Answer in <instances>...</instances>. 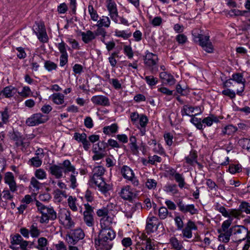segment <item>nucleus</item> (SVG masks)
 Returning <instances> with one entry per match:
<instances>
[{
	"instance_id": "nucleus-1",
	"label": "nucleus",
	"mask_w": 250,
	"mask_h": 250,
	"mask_svg": "<svg viewBox=\"0 0 250 250\" xmlns=\"http://www.w3.org/2000/svg\"><path fill=\"white\" fill-rule=\"evenodd\" d=\"M115 236V232L111 229H101L98 238L95 239L97 250H110L113 246L112 241Z\"/></svg>"
},
{
	"instance_id": "nucleus-2",
	"label": "nucleus",
	"mask_w": 250,
	"mask_h": 250,
	"mask_svg": "<svg viewBox=\"0 0 250 250\" xmlns=\"http://www.w3.org/2000/svg\"><path fill=\"white\" fill-rule=\"evenodd\" d=\"M105 172L104 168L102 166L96 167L93 168L92 181L97 185L103 192L109 190L110 187L104 181L102 176Z\"/></svg>"
},
{
	"instance_id": "nucleus-3",
	"label": "nucleus",
	"mask_w": 250,
	"mask_h": 250,
	"mask_svg": "<svg viewBox=\"0 0 250 250\" xmlns=\"http://www.w3.org/2000/svg\"><path fill=\"white\" fill-rule=\"evenodd\" d=\"M36 205L42 215L40 219L41 223H47L49 220H55L57 219V213L52 207H46L39 201H36Z\"/></svg>"
},
{
	"instance_id": "nucleus-4",
	"label": "nucleus",
	"mask_w": 250,
	"mask_h": 250,
	"mask_svg": "<svg viewBox=\"0 0 250 250\" xmlns=\"http://www.w3.org/2000/svg\"><path fill=\"white\" fill-rule=\"evenodd\" d=\"M72 164L69 160H65L62 163L58 165H53L49 167V172L51 174L54 176L57 179H60L63 177V173L65 175L70 171V167Z\"/></svg>"
},
{
	"instance_id": "nucleus-5",
	"label": "nucleus",
	"mask_w": 250,
	"mask_h": 250,
	"mask_svg": "<svg viewBox=\"0 0 250 250\" xmlns=\"http://www.w3.org/2000/svg\"><path fill=\"white\" fill-rule=\"evenodd\" d=\"M230 229L231 236L234 239V241L240 243L246 239L248 229L244 226L235 225Z\"/></svg>"
},
{
	"instance_id": "nucleus-6",
	"label": "nucleus",
	"mask_w": 250,
	"mask_h": 250,
	"mask_svg": "<svg viewBox=\"0 0 250 250\" xmlns=\"http://www.w3.org/2000/svg\"><path fill=\"white\" fill-rule=\"evenodd\" d=\"M85 234L80 228L71 229L66 235V240L68 245H76L81 240L84 238Z\"/></svg>"
},
{
	"instance_id": "nucleus-7",
	"label": "nucleus",
	"mask_w": 250,
	"mask_h": 250,
	"mask_svg": "<svg viewBox=\"0 0 250 250\" xmlns=\"http://www.w3.org/2000/svg\"><path fill=\"white\" fill-rule=\"evenodd\" d=\"M58 219L65 229H70L74 227L75 223L72 219L70 211L67 209H60L58 213Z\"/></svg>"
},
{
	"instance_id": "nucleus-8",
	"label": "nucleus",
	"mask_w": 250,
	"mask_h": 250,
	"mask_svg": "<svg viewBox=\"0 0 250 250\" xmlns=\"http://www.w3.org/2000/svg\"><path fill=\"white\" fill-rule=\"evenodd\" d=\"M159 59L158 56L152 53L146 51L144 57V64L148 67L151 72H156L158 70V62Z\"/></svg>"
},
{
	"instance_id": "nucleus-9",
	"label": "nucleus",
	"mask_w": 250,
	"mask_h": 250,
	"mask_svg": "<svg viewBox=\"0 0 250 250\" xmlns=\"http://www.w3.org/2000/svg\"><path fill=\"white\" fill-rule=\"evenodd\" d=\"M107 147V144L104 141H100L92 146V152L94 155L92 159L94 161L102 159L105 156V149Z\"/></svg>"
},
{
	"instance_id": "nucleus-10",
	"label": "nucleus",
	"mask_w": 250,
	"mask_h": 250,
	"mask_svg": "<svg viewBox=\"0 0 250 250\" xmlns=\"http://www.w3.org/2000/svg\"><path fill=\"white\" fill-rule=\"evenodd\" d=\"M194 40L195 42H199V44L207 52L209 53L213 52V47L209 41V36L199 34L197 36L194 37Z\"/></svg>"
},
{
	"instance_id": "nucleus-11",
	"label": "nucleus",
	"mask_w": 250,
	"mask_h": 250,
	"mask_svg": "<svg viewBox=\"0 0 250 250\" xmlns=\"http://www.w3.org/2000/svg\"><path fill=\"white\" fill-rule=\"evenodd\" d=\"M48 120L47 115H44L40 113L33 114L31 117L27 118L26 124L30 126L38 125L40 124L46 122Z\"/></svg>"
},
{
	"instance_id": "nucleus-12",
	"label": "nucleus",
	"mask_w": 250,
	"mask_h": 250,
	"mask_svg": "<svg viewBox=\"0 0 250 250\" xmlns=\"http://www.w3.org/2000/svg\"><path fill=\"white\" fill-rule=\"evenodd\" d=\"M231 80H232V81L235 83H237L239 84L240 88L236 89V93L238 95L242 96L243 92L245 90V83L246 82L243 74L240 73L233 74L231 76Z\"/></svg>"
},
{
	"instance_id": "nucleus-13",
	"label": "nucleus",
	"mask_w": 250,
	"mask_h": 250,
	"mask_svg": "<svg viewBox=\"0 0 250 250\" xmlns=\"http://www.w3.org/2000/svg\"><path fill=\"white\" fill-rule=\"evenodd\" d=\"M85 210L83 212V221L87 226L91 227L94 226L93 208L89 204H84Z\"/></svg>"
},
{
	"instance_id": "nucleus-14",
	"label": "nucleus",
	"mask_w": 250,
	"mask_h": 250,
	"mask_svg": "<svg viewBox=\"0 0 250 250\" xmlns=\"http://www.w3.org/2000/svg\"><path fill=\"white\" fill-rule=\"evenodd\" d=\"M177 205L179 211L183 213H189L190 215H194L198 213V210L195 208L194 205H185L181 199H179L177 201Z\"/></svg>"
},
{
	"instance_id": "nucleus-15",
	"label": "nucleus",
	"mask_w": 250,
	"mask_h": 250,
	"mask_svg": "<svg viewBox=\"0 0 250 250\" xmlns=\"http://www.w3.org/2000/svg\"><path fill=\"white\" fill-rule=\"evenodd\" d=\"M122 174L124 178L131 182L134 187L139 185V181L134 176L133 170L126 166H124L121 170Z\"/></svg>"
},
{
	"instance_id": "nucleus-16",
	"label": "nucleus",
	"mask_w": 250,
	"mask_h": 250,
	"mask_svg": "<svg viewBox=\"0 0 250 250\" xmlns=\"http://www.w3.org/2000/svg\"><path fill=\"white\" fill-rule=\"evenodd\" d=\"M34 31L40 41L43 42L47 41V34L44 26L42 23H37L35 28H34Z\"/></svg>"
},
{
	"instance_id": "nucleus-17",
	"label": "nucleus",
	"mask_w": 250,
	"mask_h": 250,
	"mask_svg": "<svg viewBox=\"0 0 250 250\" xmlns=\"http://www.w3.org/2000/svg\"><path fill=\"white\" fill-rule=\"evenodd\" d=\"M4 183L8 185L9 188L11 189L12 192H16L17 191L18 186L13 173L11 172H6L4 177Z\"/></svg>"
},
{
	"instance_id": "nucleus-18",
	"label": "nucleus",
	"mask_w": 250,
	"mask_h": 250,
	"mask_svg": "<svg viewBox=\"0 0 250 250\" xmlns=\"http://www.w3.org/2000/svg\"><path fill=\"white\" fill-rule=\"evenodd\" d=\"M197 227L194 222L191 220H189L187 223L185 228H183L182 237L186 239H190L192 237V230H196Z\"/></svg>"
},
{
	"instance_id": "nucleus-19",
	"label": "nucleus",
	"mask_w": 250,
	"mask_h": 250,
	"mask_svg": "<svg viewBox=\"0 0 250 250\" xmlns=\"http://www.w3.org/2000/svg\"><path fill=\"white\" fill-rule=\"evenodd\" d=\"M107 8L112 20L115 23H118V12L115 2L114 1L108 2Z\"/></svg>"
},
{
	"instance_id": "nucleus-20",
	"label": "nucleus",
	"mask_w": 250,
	"mask_h": 250,
	"mask_svg": "<svg viewBox=\"0 0 250 250\" xmlns=\"http://www.w3.org/2000/svg\"><path fill=\"white\" fill-rule=\"evenodd\" d=\"M11 245H20L21 249H24L29 244V241L24 240L22 237L19 234L13 236L11 238Z\"/></svg>"
},
{
	"instance_id": "nucleus-21",
	"label": "nucleus",
	"mask_w": 250,
	"mask_h": 250,
	"mask_svg": "<svg viewBox=\"0 0 250 250\" xmlns=\"http://www.w3.org/2000/svg\"><path fill=\"white\" fill-rule=\"evenodd\" d=\"M91 102L95 104L101 106H109L110 102L109 99L104 95H96L91 99Z\"/></svg>"
},
{
	"instance_id": "nucleus-22",
	"label": "nucleus",
	"mask_w": 250,
	"mask_h": 250,
	"mask_svg": "<svg viewBox=\"0 0 250 250\" xmlns=\"http://www.w3.org/2000/svg\"><path fill=\"white\" fill-rule=\"evenodd\" d=\"M120 195L123 199L129 201H131L135 196L131 190L130 187L129 186L123 187L120 192Z\"/></svg>"
},
{
	"instance_id": "nucleus-23",
	"label": "nucleus",
	"mask_w": 250,
	"mask_h": 250,
	"mask_svg": "<svg viewBox=\"0 0 250 250\" xmlns=\"http://www.w3.org/2000/svg\"><path fill=\"white\" fill-rule=\"evenodd\" d=\"M70 169L71 170L68 171V173L71 172V175L69 178V181L71 183L70 187L74 189L77 186L76 177L78 175V172L76 171L75 167L72 164L71 165Z\"/></svg>"
},
{
	"instance_id": "nucleus-24",
	"label": "nucleus",
	"mask_w": 250,
	"mask_h": 250,
	"mask_svg": "<svg viewBox=\"0 0 250 250\" xmlns=\"http://www.w3.org/2000/svg\"><path fill=\"white\" fill-rule=\"evenodd\" d=\"M113 216L111 213L100 220V225L102 229H111L110 225L113 222Z\"/></svg>"
},
{
	"instance_id": "nucleus-25",
	"label": "nucleus",
	"mask_w": 250,
	"mask_h": 250,
	"mask_svg": "<svg viewBox=\"0 0 250 250\" xmlns=\"http://www.w3.org/2000/svg\"><path fill=\"white\" fill-rule=\"evenodd\" d=\"M160 78L163 80V83L169 85H173L175 83V80L173 76L166 72H162L160 73Z\"/></svg>"
},
{
	"instance_id": "nucleus-26",
	"label": "nucleus",
	"mask_w": 250,
	"mask_h": 250,
	"mask_svg": "<svg viewBox=\"0 0 250 250\" xmlns=\"http://www.w3.org/2000/svg\"><path fill=\"white\" fill-rule=\"evenodd\" d=\"M48 244L47 239L45 237H41L38 239L37 245L35 246V248L38 250H49Z\"/></svg>"
},
{
	"instance_id": "nucleus-27",
	"label": "nucleus",
	"mask_w": 250,
	"mask_h": 250,
	"mask_svg": "<svg viewBox=\"0 0 250 250\" xmlns=\"http://www.w3.org/2000/svg\"><path fill=\"white\" fill-rule=\"evenodd\" d=\"M82 40L85 43H88L95 38V34L90 30L81 33Z\"/></svg>"
},
{
	"instance_id": "nucleus-28",
	"label": "nucleus",
	"mask_w": 250,
	"mask_h": 250,
	"mask_svg": "<svg viewBox=\"0 0 250 250\" xmlns=\"http://www.w3.org/2000/svg\"><path fill=\"white\" fill-rule=\"evenodd\" d=\"M219 235L218 236V239L220 241L223 243H228L230 240V237L231 236L230 232V229H229V231H223L221 230H218Z\"/></svg>"
},
{
	"instance_id": "nucleus-29",
	"label": "nucleus",
	"mask_w": 250,
	"mask_h": 250,
	"mask_svg": "<svg viewBox=\"0 0 250 250\" xmlns=\"http://www.w3.org/2000/svg\"><path fill=\"white\" fill-rule=\"evenodd\" d=\"M64 95L60 93H54L50 97L52 101L56 104H63L64 102Z\"/></svg>"
},
{
	"instance_id": "nucleus-30",
	"label": "nucleus",
	"mask_w": 250,
	"mask_h": 250,
	"mask_svg": "<svg viewBox=\"0 0 250 250\" xmlns=\"http://www.w3.org/2000/svg\"><path fill=\"white\" fill-rule=\"evenodd\" d=\"M97 26L98 27H109L110 24V20L107 16H102L99 20H97Z\"/></svg>"
},
{
	"instance_id": "nucleus-31",
	"label": "nucleus",
	"mask_w": 250,
	"mask_h": 250,
	"mask_svg": "<svg viewBox=\"0 0 250 250\" xmlns=\"http://www.w3.org/2000/svg\"><path fill=\"white\" fill-rule=\"evenodd\" d=\"M157 220V218L154 216L147 218V223L146 227V230L147 233H149L153 231V228L155 225V224L153 223V222L156 221Z\"/></svg>"
},
{
	"instance_id": "nucleus-32",
	"label": "nucleus",
	"mask_w": 250,
	"mask_h": 250,
	"mask_svg": "<svg viewBox=\"0 0 250 250\" xmlns=\"http://www.w3.org/2000/svg\"><path fill=\"white\" fill-rule=\"evenodd\" d=\"M170 244L176 250H182L183 249V242L178 240L176 237H173L170 239Z\"/></svg>"
},
{
	"instance_id": "nucleus-33",
	"label": "nucleus",
	"mask_w": 250,
	"mask_h": 250,
	"mask_svg": "<svg viewBox=\"0 0 250 250\" xmlns=\"http://www.w3.org/2000/svg\"><path fill=\"white\" fill-rule=\"evenodd\" d=\"M17 89L12 86H8L4 88L1 91L3 95L7 98L11 97L15 94L17 92Z\"/></svg>"
},
{
	"instance_id": "nucleus-34",
	"label": "nucleus",
	"mask_w": 250,
	"mask_h": 250,
	"mask_svg": "<svg viewBox=\"0 0 250 250\" xmlns=\"http://www.w3.org/2000/svg\"><path fill=\"white\" fill-rule=\"evenodd\" d=\"M229 218H235L239 219L241 217H244V215L242 214L241 211L238 209H230L229 210Z\"/></svg>"
},
{
	"instance_id": "nucleus-35",
	"label": "nucleus",
	"mask_w": 250,
	"mask_h": 250,
	"mask_svg": "<svg viewBox=\"0 0 250 250\" xmlns=\"http://www.w3.org/2000/svg\"><path fill=\"white\" fill-rule=\"evenodd\" d=\"M118 126L117 124H113L110 125L104 126L103 128V132L106 135L115 133L118 130Z\"/></svg>"
},
{
	"instance_id": "nucleus-36",
	"label": "nucleus",
	"mask_w": 250,
	"mask_h": 250,
	"mask_svg": "<svg viewBox=\"0 0 250 250\" xmlns=\"http://www.w3.org/2000/svg\"><path fill=\"white\" fill-rule=\"evenodd\" d=\"M219 120L217 117L213 115H210L206 118H205L202 121L203 124L206 125L207 126H211L213 123H217Z\"/></svg>"
},
{
	"instance_id": "nucleus-37",
	"label": "nucleus",
	"mask_w": 250,
	"mask_h": 250,
	"mask_svg": "<svg viewBox=\"0 0 250 250\" xmlns=\"http://www.w3.org/2000/svg\"><path fill=\"white\" fill-rule=\"evenodd\" d=\"M115 35L118 37L123 38L124 39H127L131 37V32L129 30H115Z\"/></svg>"
},
{
	"instance_id": "nucleus-38",
	"label": "nucleus",
	"mask_w": 250,
	"mask_h": 250,
	"mask_svg": "<svg viewBox=\"0 0 250 250\" xmlns=\"http://www.w3.org/2000/svg\"><path fill=\"white\" fill-rule=\"evenodd\" d=\"M237 130V127L232 125L226 126L222 130L224 135H232Z\"/></svg>"
},
{
	"instance_id": "nucleus-39",
	"label": "nucleus",
	"mask_w": 250,
	"mask_h": 250,
	"mask_svg": "<svg viewBox=\"0 0 250 250\" xmlns=\"http://www.w3.org/2000/svg\"><path fill=\"white\" fill-rule=\"evenodd\" d=\"M164 190L167 193L174 195L178 193V189L176 184H167L164 187Z\"/></svg>"
},
{
	"instance_id": "nucleus-40",
	"label": "nucleus",
	"mask_w": 250,
	"mask_h": 250,
	"mask_svg": "<svg viewBox=\"0 0 250 250\" xmlns=\"http://www.w3.org/2000/svg\"><path fill=\"white\" fill-rule=\"evenodd\" d=\"M242 213L245 212L250 215V204L246 201H242L239 206Z\"/></svg>"
},
{
	"instance_id": "nucleus-41",
	"label": "nucleus",
	"mask_w": 250,
	"mask_h": 250,
	"mask_svg": "<svg viewBox=\"0 0 250 250\" xmlns=\"http://www.w3.org/2000/svg\"><path fill=\"white\" fill-rule=\"evenodd\" d=\"M143 247L140 250H156L154 245L152 244L150 238L146 239L145 243H143Z\"/></svg>"
},
{
	"instance_id": "nucleus-42",
	"label": "nucleus",
	"mask_w": 250,
	"mask_h": 250,
	"mask_svg": "<svg viewBox=\"0 0 250 250\" xmlns=\"http://www.w3.org/2000/svg\"><path fill=\"white\" fill-rule=\"evenodd\" d=\"M28 163L30 166L38 167L42 165V161L39 156H36L30 159Z\"/></svg>"
},
{
	"instance_id": "nucleus-43",
	"label": "nucleus",
	"mask_w": 250,
	"mask_h": 250,
	"mask_svg": "<svg viewBox=\"0 0 250 250\" xmlns=\"http://www.w3.org/2000/svg\"><path fill=\"white\" fill-rule=\"evenodd\" d=\"M197 154L195 151H191L189 155L185 158L186 162L190 165H192L194 163H197Z\"/></svg>"
},
{
	"instance_id": "nucleus-44",
	"label": "nucleus",
	"mask_w": 250,
	"mask_h": 250,
	"mask_svg": "<svg viewBox=\"0 0 250 250\" xmlns=\"http://www.w3.org/2000/svg\"><path fill=\"white\" fill-rule=\"evenodd\" d=\"M29 232L32 237H38L40 234V230L38 229L37 224H32L29 229Z\"/></svg>"
},
{
	"instance_id": "nucleus-45",
	"label": "nucleus",
	"mask_w": 250,
	"mask_h": 250,
	"mask_svg": "<svg viewBox=\"0 0 250 250\" xmlns=\"http://www.w3.org/2000/svg\"><path fill=\"white\" fill-rule=\"evenodd\" d=\"M174 178L176 182L178 183V186L180 188H182L185 186L186 185L185 178L182 174L179 173L175 174Z\"/></svg>"
},
{
	"instance_id": "nucleus-46",
	"label": "nucleus",
	"mask_w": 250,
	"mask_h": 250,
	"mask_svg": "<svg viewBox=\"0 0 250 250\" xmlns=\"http://www.w3.org/2000/svg\"><path fill=\"white\" fill-rule=\"evenodd\" d=\"M238 143L243 149H245L250 152V139H241L239 140Z\"/></svg>"
},
{
	"instance_id": "nucleus-47",
	"label": "nucleus",
	"mask_w": 250,
	"mask_h": 250,
	"mask_svg": "<svg viewBox=\"0 0 250 250\" xmlns=\"http://www.w3.org/2000/svg\"><path fill=\"white\" fill-rule=\"evenodd\" d=\"M194 109L195 108L192 106L184 105L181 110L182 115L190 116V114L194 112Z\"/></svg>"
},
{
	"instance_id": "nucleus-48",
	"label": "nucleus",
	"mask_w": 250,
	"mask_h": 250,
	"mask_svg": "<svg viewBox=\"0 0 250 250\" xmlns=\"http://www.w3.org/2000/svg\"><path fill=\"white\" fill-rule=\"evenodd\" d=\"M14 193V192H12L10 188L9 189H4L2 191V197L6 200L12 201L14 198V195L12 194Z\"/></svg>"
},
{
	"instance_id": "nucleus-49",
	"label": "nucleus",
	"mask_w": 250,
	"mask_h": 250,
	"mask_svg": "<svg viewBox=\"0 0 250 250\" xmlns=\"http://www.w3.org/2000/svg\"><path fill=\"white\" fill-rule=\"evenodd\" d=\"M88 10L90 15L91 20L94 21H97L98 20L99 16L97 11L94 9L93 6L92 5H88Z\"/></svg>"
},
{
	"instance_id": "nucleus-50",
	"label": "nucleus",
	"mask_w": 250,
	"mask_h": 250,
	"mask_svg": "<svg viewBox=\"0 0 250 250\" xmlns=\"http://www.w3.org/2000/svg\"><path fill=\"white\" fill-rule=\"evenodd\" d=\"M44 67L48 71H51L56 70L57 68V65L54 62L50 61H46L44 62Z\"/></svg>"
},
{
	"instance_id": "nucleus-51",
	"label": "nucleus",
	"mask_w": 250,
	"mask_h": 250,
	"mask_svg": "<svg viewBox=\"0 0 250 250\" xmlns=\"http://www.w3.org/2000/svg\"><path fill=\"white\" fill-rule=\"evenodd\" d=\"M76 198H73L72 196H70L68 199V204L69 208L74 211L78 210L77 207L76 205Z\"/></svg>"
},
{
	"instance_id": "nucleus-52",
	"label": "nucleus",
	"mask_w": 250,
	"mask_h": 250,
	"mask_svg": "<svg viewBox=\"0 0 250 250\" xmlns=\"http://www.w3.org/2000/svg\"><path fill=\"white\" fill-rule=\"evenodd\" d=\"M2 124H6L9 121V114L7 108H5L4 111L0 112Z\"/></svg>"
},
{
	"instance_id": "nucleus-53",
	"label": "nucleus",
	"mask_w": 250,
	"mask_h": 250,
	"mask_svg": "<svg viewBox=\"0 0 250 250\" xmlns=\"http://www.w3.org/2000/svg\"><path fill=\"white\" fill-rule=\"evenodd\" d=\"M111 214L110 211L107 208H103L99 209L97 211V214L99 217L104 218Z\"/></svg>"
},
{
	"instance_id": "nucleus-54",
	"label": "nucleus",
	"mask_w": 250,
	"mask_h": 250,
	"mask_svg": "<svg viewBox=\"0 0 250 250\" xmlns=\"http://www.w3.org/2000/svg\"><path fill=\"white\" fill-rule=\"evenodd\" d=\"M148 122V119L146 116L141 114L139 119V125L142 128H145Z\"/></svg>"
},
{
	"instance_id": "nucleus-55",
	"label": "nucleus",
	"mask_w": 250,
	"mask_h": 250,
	"mask_svg": "<svg viewBox=\"0 0 250 250\" xmlns=\"http://www.w3.org/2000/svg\"><path fill=\"white\" fill-rule=\"evenodd\" d=\"M146 83L150 85L153 86L157 84L158 80L156 78H154L153 76H147L145 78Z\"/></svg>"
},
{
	"instance_id": "nucleus-56",
	"label": "nucleus",
	"mask_w": 250,
	"mask_h": 250,
	"mask_svg": "<svg viewBox=\"0 0 250 250\" xmlns=\"http://www.w3.org/2000/svg\"><path fill=\"white\" fill-rule=\"evenodd\" d=\"M73 137L77 141L82 142L87 139V135L85 133L80 134L78 132H75Z\"/></svg>"
},
{
	"instance_id": "nucleus-57",
	"label": "nucleus",
	"mask_w": 250,
	"mask_h": 250,
	"mask_svg": "<svg viewBox=\"0 0 250 250\" xmlns=\"http://www.w3.org/2000/svg\"><path fill=\"white\" fill-rule=\"evenodd\" d=\"M232 220L233 219L232 218H230L225 221L222 224V229L221 230L223 231H229L228 229L231 225Z\"/></svg>"
},
{
	"instance_id": "nucleus-58",
	"label": "nucleus",
	"mask_w": 250,
	"mask_h": 250,
	"mask_svg": "<svg viewBox=\"0 0 250 250\" xmlns=\"http://www.w3.org/2000/svg\"><path fill=\"white\" fill-rule=\"evenodd\" d=\"M35 175L36 178L40 180L45 179L46 176V174L44 170L41 168L36 170Z\"/></svg>"
},
{
	"instance_id": "nucleus-59",
	"label": "nucleus",
	"mask_w": 250,
	"mask_h": 250,
	"mask_svg": "<svg viewBox=\"0 0 250 250\" xmlns=\"http://www.w3.org/2000/svg\"><path fill=\"white\" fill-rule=\"evenodd\" d=\"M124 52L128 57V59L133 58V52L130 46L125 45L124 46Z\"/></svg>"
},
{
	"instance_id": "nucleus-60",
	"label": "nucleus",
	"mask_w": 250,
	"mask_h": 250,
	"mask_svg": "<svg viewBox=\"0 0 250 250\" xmlns=\"http://www.w3.org/2000/svg\"><path fill=\"white\" fill-rule=\"evenodd\" d=\"M168 214V211L166 208L164 207H161L159 209L158 215L161 219H165Z\"/></svg>"
},
{
	"instance_id": "nucleus-61",
	"label": "nucleus",
	"mask_w": 250,
	"mask_h": 250,
	"mask_svg": "<svg viewBox=\"0 0 250 250\" xmlns=\"http://www.w3.org/2000/svg\"><path fill=\"white\" fill-rule=\"evenodd\" d=\"M148 159V163L151 165H155L156 162L160 163L162 161V158L155 155L152 156H149Z\"/></svg>"
},
{
	"instance_id": "nucleus-62",
	"label": "nucleus",
	"mask_w": 250,
	"mask_h": 250,
	"mask_svg": "<svg viewBox=\"0 0 250 250\" xmlns=\"http://www.w3.org/2000/svg\"><path fill=\"white\" fill-rule=\"evenodd\" d=\"M222 94L226 96L229 97L230 99H232L235 97L236 94L233 90H231L229 88H227L224 89L222 91Z\"/></svg>"
},
{
	"instance_id": "nucleus-63",
	"label": "nucleus",
	"mask_w": 250,
	"mask_h": 250,
	"mask_svg": "<svg viewBox=\"0 0 250 250\" xmlns=\"http://www.w3.org/2000/svg\"><path fill=\"white\" fill-rule=\"evenodd\" d=\"M157 184V182L152 179H147L146 183V187L149 189H154L156 187Z\"/></svg>"
},
{
	"instance_id": "nucleus-64",
	"label": "nucleus",
	"mask_w": 250,
	"mask_h": 250,
	"mask_svg": "<svg viewBox=\"0 0 250 250\" xmlns=\"http://www.w3.org/2000/svg\"><path fill=\"white\" fill-rule=\"evenodd\" d=\"M56 250H67V247L62 241H58V243L54 245Z\"/></svg>"
}]
</instances>
